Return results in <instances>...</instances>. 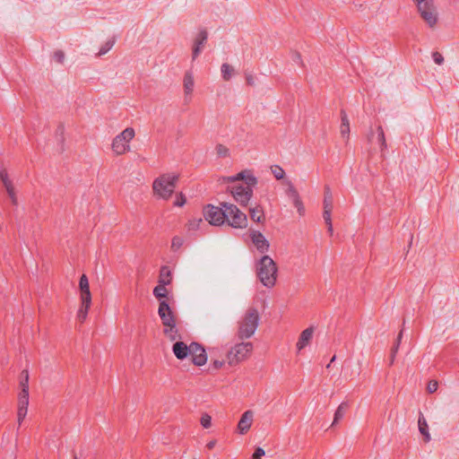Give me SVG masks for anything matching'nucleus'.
I'll return each instance as SVG.
<instances>
[{"mask_svg":"<svg viewBox=\"0 0 459 459\" xmlns=\"http://www.w3.org/2000/svg\"><path fill=\"white\" fill-rule=\"evenodd\" d=\"M186 202V199L185 197V195L180 193L178 195H177V199L174 203V205L175 206H178V207H182Z\"/></svg>","mask_w":459,"mask_h":459,"instance_id":"nucleus-42","label":"nucleus"},{"mask_svg":"<svg viewBox=\"0 0 459 459\" xmlns=\"http://www.w3.org/2000/svg\"><path fill=\"white\" fill-rule=\"evenodd\" d=\"M223 182L235 183L230 187V191L237 203L247 206L253 195V187L257 179L250 170H243L236 176L222 178Z\"/></svg>","mask_w":459,"mask_h":459,"instance_id":"nucleus-2","label":"nucleus"},{"mask_svg":"<svg viewBox=\"0 0 459 459\" xmlns=\"http://www.w3.org/2000/svg\"><path fill=\"white\" fill-rule=\"evenodd\" d=\"M271 171L274 178L278 180L282 179L285 176L284 169L279 165H273L271 167Z\"/></svg>","mask_w":459,"mask_h":459,"instance_id":"nucleus-33","label":"nucleus"},{"mask_svg":"<svg viewBox=\"0 0 459 459\" xmlns=\"http://www.w3.org/2000/svg\"><path fill=\"white\" fill-rule=\"evenodd\" d=\"M192 342L187 345L181 340L176 341L172 347V351L178 359L183 360L190 355Z\"/></svg>","mask_w":459,"mask_h":459,"instance_id":"nucleus-17","label":"nucleus"},{"mask_svg":"<svg viewBox=\"0 0 459 459\" xmlns=\"http://www.w3.org/2000/svg\"><path fill=\"white\" fill-rule=\"evenodd\" d=\"M233 72L234 70L230 65L223 64L221 65V74L225 81H229L231 78Z\"/></svg>","mask_w":459,"mask_h":459,"instance_id":"nucleus-31","label":"nucleus"},{"mask_svg":"<svg viewBox=\"0 0 459 459\" xmlns=\"http://www.w3.org/2000/svg\"><path fill=\"white\" fill-rule=\"evenodd\" d=\"M368 142H373V135L372 136H368Z\"/></svg>","mask_w":459,"mask_h":459,"instance_id":"nucleus-51","label":"nucleus"},{"mask_svg":"<svg viewBox=\"0 0 459 459\" xmlns=\"http://www.w3.org/2000/svg\"><path fill=\"white\" fill-rule=\"evenodd\" d=\"M200 423L204 429H209L212 426V418L209 414L204 413L200 419Z\"/></svg>","mask_w":459,"mask_h":459,"instance_id":"nucleus-38","label":"nucleus"},{"mask_svg":"<svg viewBox=\"0 0 459 459\" xmlns=\"http://www.w3.org/2000/svg\"><path fill=\"white\" fill-rule=\"evenodd\" d=\"M179 175L175 172L159 176L152 183L154 195L163 200H169L175 191Z\"/></svg>","mask_w":459,"mask_h":459,"instance_id":"nucleus-3","label":"nucleus"},{"mask_svg":"<svg viewBox=\"0 0 459 459\" xmlns=\"http://www.w3.org/2000/svg\"><path fill=\"white\" fill-rule=\"evenodd\" d=\"M413 2L415 3L417 7L421 6L422 4L424 5V4L430 3L429 1H427V0H413Z\"/></svg>","mask_w":459,"mask_h":459,"instance_id":"nucleus-47","label":"nucleus"},{"mask_svg":"<svg viewBox=\"0 0 459 459\" xmlns=\"http://www.w3.org/2000/svg\"><path fill=\"white\" fill-rule=\"evenodd\" d=\"M216 440L213 439V440H211L209 441L207 444H206V447L210 450H212L215 446H216Z\"/></svg>","mask_w":459,"mask_h":459,"instance_id":"nucleus-48","label":"nucleus"},{"mask_svg":"<svg viewBox=\"0 0 459 459\" xmlns=\"http://www.w3.org/2000/svg\"><path fill=\"white\" fill-rule=\"evenodd\" d=\"M167 285L159 283L153 289V295L156 299H160L166 298L168 296V290L166 288Z\"/></svg>","mask_w":459,"mask_h":459,"instance_id":"nucleus-28","label":"nucleus"},{"mask_svg":"<svg viewBox=\"0 0 459 459\" xmlns=\"http://www.w3.org/2000/svg\"><path fill=\"white\" fill-rule=\"evenodd\" d=\"M114 45V40H108L107 41L101 48L99 50L98 52V56H102V55H105L108 51H109L111 49V48L113 47Z\"/></svg>","mask_w":459,"mask_h":459,"instance_id":"nucleus-39","label":"nucleus"},{"mask_svg":"<svg viewBox=\"0 0 459 459\" xmlns=\"http://www.w3.org/2000/svg\"><path fill=\"white\" fill-rule=\"evenodd\" d=\"M27 412H28V408L17 406V421H18L19 426L22 423V421L26 418Z\"/></svg>","mask_w":459,"mask_h":459,"instance_id":"nucleus-36","label":"nucleus"},{"mask_svg":"<svg viewBox=\"0 0 459 459\" xmlns=\"http://www.w3.org/2000/svg\"><path fill=\"white\" fill-rule=\"evenodd\" d=\"M253 344L250 342H242L232 346L226 354V359L230 366H237L248 359L253 352Z\"/></svg>","mask_w":459,"mask_h":459,"instance_id":"nucleus-7","label":"nucleus"},{"mask_svg":"<svg viewBox=\"0 0 459 459\" xmlns=\"http://www.w3.org/2000/svg\"><path fill=\"white\" fill-rule=\"evenodd\" d=\"M250 238L258 252L264 254L269 250L270 243L260 231L251 230Z\"/></svg>","mask_w":459,"mask_h":459,"instance_id":"nucleus-15","label":"nucleus"},{"mask_svg":"<svg viewBox=\"0 0 459 459\" xmlns=\"http://www.w3.org/2000/svg\"><path fill=\"white\" fill-rule=\"evenodd\" d=\"M341 121L340 133L342 137L349 139L350 122L347 114L343 110L341 111Z\"/></svg>","mask_w":459,"mask_h":459,"instance_id":"nucleus-23","label":"nucleus"},{"mask_svg":"<svg viewBox=\"0 0 459 459\" xmlns=\"http://www.w3.org/2000/svg\"><path fill=\"white\" fill-rule=\"evenodd\" d=\"M418 427H419V431L424 437V441L429 442L430 441V434L429 432V425H428V422H427L425 417L423 416V414L421 412L419 415Z\"/></svg>","mask_w":459,"mask_h":459,"instance_id":"nucleus-22","label":"nucleus"},{"mask_svg":"<svg viewBox=\"0 0 459 459\" xmlns=\"http://www.w3.org/2000/svg\"><path fill=\"white\" fill-rule=\"evenodd\" d=\"M287 189L285 191L287 196L292 201L294 207L297 209L299 214L303 216L305 214V207L301 197L291 181H287Z\"/></svg>","mask_w":459,"mask_h":459,"instance_id":"nucleus-11","label":"nucleus"},{"mask_svg":"<svg viewBox=\"0 0 459 459\" xmlns=\"http://www.w3.org/2000/svg\"><path fill=\"white\" fill-rule=\"evenodd\" d=\"M335 356H333L332 359H331V361L330 363L326 366V368H329L331 364H333V362L335 360Z\"/></svg>","mask_w":459,"mask_h":459,"instance_id":"nucleus-50","label":"nucleus"},{"mask_svg":"<svg viewBox=\"0 0 459 459\" xmlns=\"http://www.w3.org/2000/svg\"><path fill=\"white\" fill-rule=\"evenodd\" d=\"M18 407L29 406V391L21 390L18 394Z\"/></svg>","mask_w":459,"mask_h":459,"instance_id":"nucleus-30","label":"nucleus"},{"mask_svg":"<svg viewBox=\"0 0 459 459\" xmlns=\"http://www.w3.org/2000/svg\"><path fill=\"white\" fill-rule=\"evenodd\" d=\"M277 273V265L269 255H264L257 261L256 275L264 286L273 288L276 283Z\"/></svg>","mask_w":459,"mask_h":459,"instance_id":"nucleus-4","label":"nucleus"},{"mask_svg":"<svg viewBox=\"0 0 459 459\" xmlns=\"http://www.w3.org/2000/svg\"><path fill=\"white\" fill-rule=\"evenodd\" d=\"M54 59L57 62L62 64L65 60V54L62 50H56L54 53Z\"/></svg>","mask_w":459,"mask_h":459,"instance_id":"nucleus-43","label":"nucleus"},{"mask_svg":"<svg viewBox=\"0 0 459 459\" xmlns=\"http://www.w3.org/2000/svg\"><path fill=\"white\" fill-rule=\"evenodd\" d=\"M314 335V328L308 327L303 330L299 337V340L296 343V348L298 352L301 351L305 349L312 341Z\"/></svg>","mask_w":459,"mask_h":459,"instance_id":"nucleus-18","label":"nucleus"},{"mask_svg":"<svg viewBox=\"0 0 459 459\" xmlns=\"http://www.w3.org/2000/svg\"><path fill=\"white\" fill-rule=\"evenodd\" d=\"M432 57L437 65H442L444 62V57L439 52H433Z\"/></svg>","mask_w":459,"mask_h":459,"instance_id":"nucleus-44","label":"nucleus"},{"mask_svg":"<svg viewBox=\"0 0 459 459\" xmlns=\"http://www.w3.org/2000/svg\"><path fill=\"white\" fill-rule=\"evenodd\" d=\"M417 10L429 27L434 28L437 25L438 16L433 3H429L424 5L422 4L421 6L417 7Z\"/></svg>","mask_w":459,"mask_h":459,"instance_id":"nucleus-9","label":"nucleus"},{"mask_svg":"<svg viewBox=\"0 0 459 459\" xmlns=\"http://www.w3.org/2000/svg\"><path fill=\"white\" fill-rule=\"evenodd\" d=\"M348 407H349V403L347 402H342L338 406L337 410L335 411L334 418H333V421L332 425L336 424L339 420H341L344 417Z\"/></svg>","mask_w":459,"mask_h":459,"instance_id":"nucleus-25","label":"nucleus"},{"mask_svg":"<svg viewBox=\"0 0 459 459\" xmlns=\"http://www.w3.org/2000/svg\"><path fill=\"white\" fill-rule=\"evenodd\" d=\"M376 142L379 145L381 152H384L387 148L384 129L381 126L377 128Z\"/></svg>","mask_w":459,"mask_h":459,"instance_id":"nucleus-26","label":"nucleus"},{"mask_svg":"<svg viewBox=\"0 0 459 459\" xmlns=\"http://www.w3.org/2000/svg\"><path fill=\"white\" fill-rule=\"evenodd\" d=\"M402 337H403V331H401L397 336V339H396V342L394 344V346L393 347L392 349V358H391V364L394 362V357H395V354L396 352L398 351V349H399V346H400V343H401V340H402Z\"/></svg>","mask_w":459,"mask_h":459,"instance_id":"nucleus-37","label":"nucleus"},{"mask_svg":"<svg viewBox=\"0 0 459 459\" xmlns=\"http://www.w3.org/2000/svg\"><path fill=\"white\" fill-rule=\"evenodd\" d=\"M247 82L249 85H253L254 84V79H253V77L251 75L247 76Z\"/></svg>","mask_w":459,"mask_h":459,"instance_id":"nucleus-49","label":"nucleus"},{"mask_svg":"<svg viewBox=\"0 0 459 459\" xmlns=\"http://www.w3.org/2000/svg\"><path fill=\"white\" fill-rule=\"evenodd\" d=\"M190 355L192 357V362L195 366H204L207 361L205 350L196 342H192Z\"/></svg>","mask_w":459,"mask_h":459,"instance_id":"nucleus-16","label":"nucleus"},{"mask_svg":"<svg viewBox=\"0 0 459 459\" xmlns=\"http://www.w3.org/2000/svg\"><path fill=\"white\" fill-rule=\"evenodd\" d=\"M0 179L3 183V186L6 191L9 198L11 199L12 204L13 205H17L18 198H17L14 185H13L12 179L10 178L6 169H4V167H0Z\"/></svg>","mask_w":459,"mask_h":459,"instance_id":"nucleus-10","label":"nucleus"},{"mask_svg":"<svg viewBox=\"0 0 459 459\" xmlns=\"http://www.w3.org/2000/svg\"><path fill=\"white\" fill-rule=\"evenodd\" d=\"M163 333L167 339L170 342H176L178 340H182V334L180 333L179 328L178 327L177 323L170 325L169 326H166L163 328Z\"/></svg>","mask_w":459,"mask_h":459,"instance_id":"nucleus-19","label":"nucleus"},{"mask_svg":"<svg viewBox=\"0 0 459 459\" xmlns=\"http://www.w3.org/2000/svg\"><path fill=\"white\" fill-rule=\"evenodd\" d=\"M202 224V218H193L187 221L186 227L188 231H195L200 229Z\"/></svg>","mask_w":459,"mask_h":459,"instance_id":"nucleus-29","label":"nucleus"},{"mask_svg":"<svg viewBox=\"0 0 459 459\" xmlns=\"http://www.w3.org/2000/svg\"><path fill=\"white\" fill-rule=\"evenodd\" d=\"M251 220L256 222H262L264 220V211L260 206L250 209Z\"/></svg>","mask_w":459,"mask_h":459,"instance_id":"nucleus-27","label":"nucleus"},{"mask_svg":"<svg viewBox=\"0 0 459 459\" xmlns=\"http://www.w3.org/2000/svg\"><path fill=\"white\" fill-rule=\"evenodd\" d=\"M324 212L323 217L325 220V224L327 225V230L330 233V235H333V223H332V211L333 208V198L332 195L331 188L328 186H325L324 189Z\"/></svg>","mask_w":459,"mask_h":459,"instance_id":"nucleus-8","label":"nucleus"},{"mask_svg":"<svg viewBox=\"0 0 459 459\" xmlns=\"http://www.w3.org/2000/svg\"><path fill=\"white\" fill-rule=\"evenodd\" d=\"M74 459H78V458L75 456Z\"/></svg>","mask_w":459,"mask_h":459,"instance_id":"nucleus-52","label":"nucleus"},{"mask_svg":"<svg viewBox=\"0 0 459 459\" xmlns=\"http://www.w3.org/2000/svg\"><path fill=\"white\" fill-rule=\"evenodd\" d=\"M254 416L255 413L252 410H247L241 415L237 425V431L239 435H246L250 430Z\"/></svg>","mask_w":459,"mask_h":459,"instance_id":"nucleus-14","label":"nucleus"},{"mask_svg":"<svg viewBox=\"0 0 459 459\" xmlns=\"http://www.w3.org/2000/svg\"><path fill=\"white\" fill-rule=\"evenodd\" d=\"M438 388V382L437 380H430L427 385V391L429 394L435 393Z\"/></svg>","mask_w":459,"mask_h":459,"instance_id":"nucleus-41","label":"nucleus"},{"mask_svg":"<svg viewBox=\"0 0 459 459\" xmlns=\"http://www.w3.org/2000/svg\"><path fill=\"white\" fill-rule=\"evenodd\" d=\"M79 290L80 291H91L89 280L86 274H82L79 281Z\"/></svg>","mask_w":459,"mask_h":459,"instance_id":"nucleus-35","label":"nucleus"},{"mask_svg":"<svg viewBox=\"0 0 459 459\" xmlns=\"http://www.w3.org/2000/svg\"><path fill=\"white\" fill-rule=\"evenodd\" d=\"M221 207L208 204L204 209V219L214 226H221L225 221L235 229H245L247 226V217L235 204L221 203Z\"/></svg>","mask_w":459,"mask_h":459,"instance_id":"nucleus-1","label":"nucleus"},{"mask_svg":"<svg viewBox=\"0 0 459 459\" xmlns=\"http://www.w3.org/2000/svg\"><path fill=\"white\" fill-rule=\"evenodd\" d=\"M172 281V274H171V271L170 269L169 268V266H161L160 270V274H159V283L160 284H165V285H169L170 284Z\"/></svg>","mask_w":459,"mask_h":459,"instance_id":"nucleus-24","label":"nucleus"},{"mask_svg":"<svg viewBox=\"0 0 459 459\" xmlns=\"http://www.w3.org/2000/svg\"><path fill=\"white\" fill-rule=\"evenodd\" d=\"M264 454V450L262 447H257L252 455V459H262Z\"/></svg>","mask_w":459,"mask_h":459,"instance_id":"nucleus-45","label":"nucleus"},{"mask_svg":"<svg viewBox=\"0 0 459 459\" xmlns=\"http://www.w3.org/2000/svg\"><path fill=\"white\" fill-rule=\"evenodd\" d=\"M259 319L258 310L249 307L238 323V337L240 340L252 337L258 327Z\"/></svg>","mask_w":459,"mask_h":459,"instance_id":"nucleus-5","label":"nucleus"},{"mask_svg":"<svg viewBox=\"0 0 459 459\" xmlns=\"http://www.w3.org/2000/svg\"><path fill=\"white\" fill-rule=\"evenodd\" d=\"M21 375H22V379L20 382L21 390L29 391V372H28V370H23Z\"/></svg>","mask_w":459,"mask_h":459,"instance_id":"nucleus-34","label":"nucleus"},{"mask_svg":"<svg viewBox=\"0 0 459 459\" xmlns=\"http://www.w3.org/2000/svg\"><path fill=\"white\" fill-rule=\"evenodd\" d=\"M81 305L77 311V319L83 323L88 316L89 310L91 306V291H80Z\"/></svg>","mask_w":459,"mask_h":459,"instance_id":"nucleus-13","label":"nucleus"},{"mask_svg":"<svg viewBox=\"0 0 459 459\" xmlns=\"http://www.w3.org/2000/svg\"><path fill=\"white\" fill-rule=\"evenodd\" d=\"M158 314L161 319L163 328L177 323L176 316L166 300H160Z\"/></svg>","mask_w":459,"mask_h":459,"instance_id":"nucleus-12","label":"nucleus"},{"mask_svg":"<svg viewBox=\"0 0 459 459\" xmlns=\"http://www.w3.org/2000/svg\"><path fill=\"white\" fill-rule=\"evenodd\" d=\"M183 86L185 95L191 97L195 86L194 75L191 72H186L185 74Z\"/></svg>","mask_w":459,"mask_h":459,"instance_id":"nucleus-21","label":"nucleus"},{"mask_svg":"<svg viewBox=\"0 0 459 459\" xmlns=\"http://www.w3.org/2000/svg\"><path fill=\"white\" fill-rule=\"evenodd\" d=\"M212 365L213 368L220 369L224 365V361L219 360V359H214L212 361Z\"/></svg>","mask_w":459,"mask_h":459,"instance_id":"nucleus-46","label":"nucleus"},{"mask_svg":"<svg viewBox=\"0 0 459 459\" xmlns=\"http://www.w3.org/2000/svg\"><path fill=\"white\" fill-rule=\"evenodd\" d=\"M215 152H216V154L221 158H226V157L230 156V150L224 144H221V143L217 144L215 146Z\"/></svg>","mask_w":459,"mask_h":459,"instance_id":"nucleus-32","label":"nucleus"},{"mask_svg":"<svg viewBox=\"0 0 459 459\" xmlns=\"http://www.w3.org/2000/svg\"><path fill=\"white\" fill-rule=\"evenodd\" d=\"M206 40H207V31L203 30L198 33V35L195 40V46H194V49H193V59H195L197 57V56L200 54L201 48L204 46V44L206 42Z\"/></svg>","mask_w":459,"mask_h":459,"instance_id":"nucleus-20","label":"nucleus"},{"mask_svg":"<svg viewBox=\"0 0 459 459\" xmlns=\"http://www.w3.org/2000/svg\"><path fill=\"white\" fill-rule=\"evenodd\" d=\"M183 238L180 237H174L171 241V248L173 250L179 249L183 245Z\"/></svg>","mask_w":459,"mask_h":459,"instance_id":"nucleus-40","label":"nucleus"},{"mask_svg":"<svg viewBox=\"0 0 459 459\" xmlns=\"http://www.w3.org/2000/svg\"><path fill=\"white\" fill-rule=\"evenodd\" d=\"M135 137V131L133 127H126L120 134L116 135L111 143V150L116 156L124 155L131 151L130 143Z\"/></svg>","mask_w":459,"mask_h":459,"instance_id":"nucleus-6","label":"nucleus"}]
</instances>
